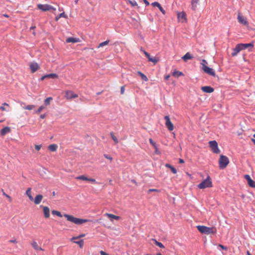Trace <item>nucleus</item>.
I'll list each match as a JSON object with an SVG mask.
<instances>
[{"label": "nucleus", "instance_id": "20", "mask_svg": "<svg viewBox=\"0 0 255 255\" xmlns=\"http://www.w3.org/2000/svg\"><path fill=\"white\" fill-rule=\"evenodd\" d=\"M104 215L110 218L111 221H112V219L119 220L120 219V216H116L110 213H105Z\"/></svg>", "mask_w": 255, "mask_h": 255}, {"label": "nucleus", "instance_id": "28", "mask_svg": "<svg viewBox=\"0 0 255 255\" xmlns=\"http://www.w3.org/2000/svg\"><path fill=\"white\" fill-rule=\"evenodd\" d=\"M46 76H47V78L54 79V78H58V75L57 74H54V73H51V74H47Z\"/></svg>", "mask_w": 255, "mask_h": 255}, {"label": "nucleus", "instance_id": "13", "mask_svg": "<svg viewBox=\"0 0 255 255\" xmlns=\"http://www.w3.org/2000/svg\"><path fill=\"white\" fill-rule=\"evenodd\" d=\"M203 92L207 93H211L214 92V89L211 86H203L201 87Z\"/></svg>", "mask_w": 255, "mask_h": 255}, {"label": "nucleus", "instance_id": "35", "mask_svg": "<svg viewBox=\"0 0 255 255\" xmlns=\"http://www.w3.org/2000/svg\"><path fill=\"white\" fill-rule=\"evenodd\" d=\"M52 214L53 215H57L60 217H62V214H61V213L59 211H55V210H52Z\"/></svg>", "mask_w": 255, "mask_h": 255}, {"label": "nucleus", "instance_id": "43", "mask_svg": "<svg viewBox=\"0 0 255 255\" xmlns=\"http://www.w3.org/2000/svg\"><path fill=\"white\" fill-rule=\"evenodd\" d=\"M151 4L153 6H157L158 7L160 5V3L159 2H154L152 3Z\"/></svg>", "mask_w": 255, "mask_h": 255}, {"label": "nucleus", "instance_id": "63", "mask_svg": "<svg viewBox=\"0 0 255 255\" xmlns=\"http://www.w3.org/2000/svg\"><path fill=\"white\" fill-rule=\"evenodd\" d=\"M251 140H252V142L255 144V139L252 138Z\"/></svg>", "mask_w": 255, "mask_h": 255}, {"label": "nucleus", "instance_id": "27", "mask_svg": "<svg viewBox=\"0 0 255 255\" xmlns=\"http://www.w3.org/2000/svg\"><path fill=\"white\" fill-rule=\"evenodd\" d=\"M137 73L140 75V76L141 77V79L143 80H144L145 81H147L148 80L147 77L144 74H143L142 72L138 71L137 72Z\"/></svg>", "mask_w": 255, "mask_h": 255}, {"label": "nucleus", "instance_id": "24", "mask_svg": "<svg viewBox=\"0 0 255 255\" xmlns=\"http://www.w3.org/2000/svg\"><path fill=\"white\" fill-rule=\"evenodd\" d=\"M58 146L55 144H52L48 146V148L51 151H55L57 150Z\"/></svg>", "mask_w": 255, "mask_h": 255}, {"label": "nucleus", "instance_id": "51", "mask_svg": "<svg viewBox=\"0 0 255 255\" xmlns=\"http://www.w3.org/2000/svg\"><path fill=\"white\" fill-rule=\"evenodd\" d=\"M124 92H125V88H124V86H122L121 87V93L122 94H123L124 93Z\"/></svg>", "mask_w": 255, "mask_h": 255}, {"label": "nucleus", "instance_id": "59", "mask_svg": "<svg viewBox=\"0 0 255 255\" xmlns=\"http://www.w3.org/2000/svg\"><path fill=\"white\" fill-rule=\"evenodd\" d=\"M179 162L180 163H183L184 162V160H183V159H179Z\"/></svg>", "mask_w": 255, "mask_h": 255}, {"label": "nucleus", "instance_id": "16", "mask_svg": "<svg viewBox=\"0 0 255 255\" xmlns=\"http://www.w3.org/2000/svg\"><path fill=\"white\" fill-rule=\"evenodd\" d=\"M43 213L45 218H48L50 216V210L48 207H43Z\"/></svg>", "mask_w": 255, "mask_h": 255}, {"label": "nucleus", "instance_id": "61", "mask_svg": "<svg viewBox=\"0 0 255 255\" xmlns=\"http://www.w3.org/2000/svg\"><path fill=\"white\" fill-rule=\"evenodd\" d=\"M79 238H80V237H79V236L78 237H73L72 238V240H75V239H78Z\"/></svg>", "mask_w": 255, "mask_h": 255}, {"label": "nucleus", "instance_id": "18", "mask_svg": "<svg viewBox=\"0 0 255 255\" xmlns=\"http://www.w3.org/2000/svg\"><path fill=\"white\" fill-rule=\"evenodd\" d=\"M242 50H244L247 49L248 47H251L252 48L254 47V44L253 43H240V44Z\"/></svg>", "mask_w": 255, "mask_h": 255}, {"label": "nucleus", "instance_id": "47", "mask_svg": "<svg viewBox=\"0 0 255 255\" xmlns=\"http://www.w3.org/2000/svg\"><path fill=\"white\" fill-rule=\"evenodd\" d=\"M159 191L156 189H150L148 191V193H150L151 192H158Z\"/></svg>", "mask_w": 255, "mask_h": 255}, {"label": "nucleus", "instance_id": "31", "mask_svg": "<svg viewBox=\"0 0 255 255\" xmlns=\"http://www.w3.org/2000/svg\"><path fill=\"white\" fill-rule=\"evenodd\" d=\"M248 183L251 187L255 188V182L252 179L248 182Z\"/></svg>", "mask_w": 255, "mask_h": 255}, {"label": "nucleus", "instance_id": "21", "mask_svg": "<svg viewBox=\"0 0 255 255\" xmlns=\"http://www.w3.org/2000/svg\"><path fill=\"white\" fill-rule=\"evenodd\" d=\"M193 58V56L190 54V53H186L182 57V59L185 61H187L188 60L191 59Z\"/></svg>", "mask_w": 255, "mask_h": 255}, {"label": "nucleus", "instance_id": "38", "mask_svg": "<svg viewBox=\"0 0 255 255\" xmlns=\"http://www.w3.org/2000/svg\"><path fill=\"white\" fill-rule=\"evenodd\" d=\"M155 245H157V246H158L159 248H164V246L161 243L158 242L156 241V240H155Z\"/></svg>", "mask_w": 255, "mask_h": 255}, {"label": "nucleus", "instance_id": "15", "mask_svg": "<svg viewBox=\"0 0 255 255\" xmlns=\"http://www.w3.org/2000/svg\"><path fill=\"white\" fill-rule=\"evenodd\" d=\"M11 129L9 127H6L2 128L0 130V134L2 136L5 135L6 134L10 132Z\"/></svg>", "mask_w": 255, "mask_h": 255}, {"label": "nucleus", "instance_id": "29", "mask_svg": "<svg viewBox=\"0 0 255 255\" xmlns=\"http://www.w3.org/2000/svg\"><path fill=\"white\" fill-rule=\"evenodd\" d=\"M76 179L78 180H82L84 181H88V178L85 176L84 175H80L76 177Z\"/></svg>", "mask_w": 255, "mask_h": 255}, {"label": "nucleus", "instance_id": "50", "mask_svg": "<svg viewBox=\"0 0 255 255\" xmlns=\"http://www.w3.org/2000/svg\"><path fill=\"white\" fill-rule=\"evenodd\" d=\"M88 181H90V182H92L93 183H96V180L95 179H93V178H88Z\"/></svg>", "mask_w": 255, "mask_h": 255}, {"label": "nucleus", "instance_id": "6", "mask_svg": "<svg viewBox=\"0 0 255 255\" xmlns=\"http://www.w3.org/2000/svg\"><path fill=\"white\" fill-rule=\"evenodd\" d=\"M38 8L41 10L43 11H47L50 10H55L56 8L53 6L49 5V4H37Z\"/></svg>", "mask_w": 255, "mask_h": 255}, {"label": "nucleus", "instance_id": "25", "mask_svg": "<svg viewBox=\"0 0 255 255\" xmlns=\"http://www.w3.org/2000/svg\"><path fill=\"white\" fill-rule=\"evenodd\" d=\"M199 0H191V8L192 10H195L197 7V4Z\"/></svg>", "mask_w": 255, "mask_h": 255}, {"label": "nucleus", "instance_id": "56", "mask_svg": "<svg viewBox=\"0 0 255 255\" xmlns=\"http://www.w3.org/2000/svg\"><path fill=\"white\" fill-rule=\"evenodd\" d=\"M9 242L12 243H16L17 241H16V240H11L9 241Z\"/></svg>", "mask_w": 255, "mask_h": 255}, {"label": "nucleus", "instance_id": "23", "mask_svg": "<svg viewBox=\"0 0 255 255\" xmlns=\"http://www.w3.org/2000/svg\"><path fill=\"white\" fill-rule=\"evenodd\" d=\"M26 194L28 197L29 199L31 201H33L34 200L33 197L31 195V189L30 188H28L26 191Z\"/></svg>", "mask_w": 255, "mask_h": 255}, {"label": "nucleus", "instance_id": "3", "mask_svg": "<svg viewBox=\"0 0 255 255\" xmlns=\"http://www.w3.org/2000/svg\"><path fill=\"white\" fill-rule=\"evenodd\" d=\"M205 64H207V62L206 60L205 59L202 60V63L201 64L202 65V69L206 73H207L208 74L215 76L216 74L214 70L211 68H210L208 66H207Z\"/></svg>", "mask_w": 255, "mask_h": 255}, {"label": "nucleus", "instance_id": "1", "mask_svg": "<svg viewBox=\"0 0 255 255\" xmlns=\"http://www.w3.org/2000/svg\"><path fill=\"white\" fill-rule=\"evenodd\" d=\"M197 230L201 233L206 235L210 234H214L216 233V229L215 227H208L204 226H197Z\"/></svg>", "mask_w": 255, "mask_h": 255}, {"label": "nucleus", "instance_id": "8", "mask_svg": "<svg viewBox=\"0 0 255 255\" xmlns=\"http://www.w3.org/2000/svg\"><path fill=\"white\" fill-rule=\"evenodd\" d=\"M164 120H165V126L168 128V129L169 131H172L174 129V126L172 123H171L169 116H165L164 118Z\"/></svg>", "mask_w": 255, "mask_h": 255}, {"label": "nucleus", "instance_id": "5", "mask_svg": "<svg viewBox=\"0 0 255 255\" xmlns=\"http://www.w3.org/2000/svg\"><path fill=\"white\" fill-rule=\"evenodd\" d=\"M229 163V159L226 156L223 155H220L219 160V167L220 169H224L226 167Z\"/></svg>", "mask_w": 255, "mask_h": 255}, {"label": "nucleus", "instance_id": "55", "mask_svg": "<svg viewBox=\"0 0 255 255\" xmlns=\"http://www.w3.org/2000/svg\"><path fill=\"white\" fill-rule=\"evenodd\" d=\"M219 247H221L222 249H224V250H226L227 249V247H225V246H223L222 245H219Z\"/></svg>", "mask_w": 255, "mask_h": 255}, {"label": "nucleus", "instance_id": "36", "mask_svg": "<svg viewBox=\"0 0 255 255\" xmlns=\"http://www.w3.org/2000/svg\"><path fill=\"white\" fill-rule=\"evenodd\" d=\"M4 106H8V105L6 103H3L1 106H0V110L2 111H8L5 108Z\"/></svg>", "mask_w": 255, "mask_h": 255}, {"label": "nucleus", "instance_id": "32", "mask_svg": "<svg viewBox=\"0 0 255 255\" xmlns=\"http://www.w3.org/2000/svg\"><path fill=\"white\" fill-rule=\"evenodd\" d=\"M34 106L33 105H29L23 107V108L27 110H31L34 108Z\"/></svg>", "mask_w": 255, "mask_h": 255}, {"label": "nucleus", "instance_id": "64", "mask_svg": "<svg viewBox=\"0 0 255 255\" xmlns=\"http://www.w3.org/2000/svg\"><path fill=\"white\" fill-rule=\"evenodd\" d=\"M3 194H4L5 196H6L7 197H8V198H10V196H8V195H6V194H5V193H3Z\"/></svg>", "mask_w": 255, "mask_h": 255}, {"label": "nucleus", "instance_id": "39", "mask_svg": "<svg viewBox=\"0 0 255 255\" xmlns=\"http://www.w3.org/2000/svg\"><path fill=\"white\" fill-rule=\"evenodd\" d=\"M45 108V107L43 106H41L36 111V113H40Z\"/></svg>", "mask_w": 255, "mask_h": 255}, {"label": "nucleus", "instance_id": "41", "mask_svg": "<svg viewBox=\"0 0 255 255\" xmlns=\"http://www.w3.org/2000/svg\"><path fill=\"white\" fill-rule=\"evenodd\" d=\"M149 141L151 144H152L155 148H156V143L153 141V140L151 138H150L149 139Z\"/></svg>", "mask_w": 255, "mask_h": 255}, {"label": "nucleus", "instance_id": "57", "mask_svg": "<svg viewBox=\"0 0 255 255\" xmlns=\"http://www.w3.org/2000/svg\"><path fill=\"white\" fill-rule=\"evenodd\" d=\"M45 78H47V76H46V75H44V76H42V77L41 78L40 80H41V81H42V80H43L44 79H45Z\"/></svg>", "mask_w": 255, "mask_h": 255}, {"label": "nucleus", "instance_id": "34", "mask_svg": "<svg viewBox=\"0 0 255 255\" xmlns=\"http://www.w3.org/2000/svg\"><path fill=\"white\" fill-rule=\"evenodd\" d=\"M109 40H106L105 41L101 42L99 44V45L98 46V48L103 47L105 45H107L109 44Z\"/></svg>", "mask_w": 255, "mask_h": 255}, {"label": "nucleus", "instance_id": "26", "mask_svg": "<svg viewBox=\"0 0 255 255\" xmlns=\"http://www.w3.org/2000/svg\"><path fill=\"white\" fill-rule=\"evenodd\" d=\"M183 75V73L181 72L178 71H175L173 72V76L175 77H179L180 76Z\"/></svg>", "mask_w": 255, "mask_h": 255}, {"label": "nucleus", "instance_id": "22", "mask_svg": "<svg viewBox=\"0 0 255 255\" xmlns=\"http://www.w3.org/2000/svg\"><path fill=\"white\" fill-rule=\"evenodd\" d=\"M79 41V39L73 37H68L66 39V42L67 43H76Z\"/></svg>", "mask_w": 255, "mask_h": 255}, {"label": "nucleus", "instance_id": "40", "mask_svg": "<svg viewBox=\"0 0 255 255\" xmlns=\"http://www.w3.org/2000/svg\"><path fill=\"white\" fill-rule=\"evenodd\" d=\"M129 2L133 6L137 5V3L135 0H134V1L129 0Z\"/></svg>", "mask_w": 255, "mask_h": 255}, {"label": "nucleus", "instance_id": "9", "mask_svg": "<svg viewBox=\"0 0 255 255\" xmlns=\"http://www.w3.org/2000/svg\"><path fill=\"white\" fill-rule=\"evenodd\" d=\"M66 97L67 99H71L78 97V95L74 93L73 91H68L66 93Z\"/></svg>", "mask_w": 255, "mask_h": 255}, {"label": "nucleus", "instance_id": "37", "mask_svg": "<svg viewBox=\"0 0 255 255\" xmlns=\"http://www.w3.org/2000/svg\"><path fill=\"white\" fill-rule=\"evenodd\" d=\"M74 243L77 244H78L80 248H82L84 245V241L82 240L79 241H75L74 242Z\"/></svg>", "mask_w": 255, "mask_h": 255}, {"label": "nucleus", "instance_id": "53", "mask_svg": "<svg viewBox=\"0 0 255 255\" xmlns=\"http://www.w3.org/2000/svg\"><path fill=\"white\" fill-rule=\"evenodd\" d=\"M179 16H181V17L182 18H185V14L184 13H181L180 14H179L178 15Z\"/></svg>", "mask_w": 255, "mask_h": 255}, {"label": "nucleus", "instance_id": "4", "mask_svg": "<svg viewBox=\"0 0 255 255\" xmlns=\"http://www.w3.org/2000/svg\"><path fill=\"white\" fill-rule=\"evenodd\" d=\"M198 187L200 189H204L207 187H212V182L209 176L206 179L198 184Z\"/></svg>", "mask_w": 255, "mask_h": 255}, {"label": "nucleus", "instance_id": "42", "mask_svg": "<svg viewBox=\"0 0 255 255\" xmlns=\"http://www.w3.org/2000/svg\"><path fill=\"white\" fill-rule=\"evenodd\" d=\"M245 178L249 182L251 179L250 176L249 175L246 174L244 176Z\"/></svg>", "mask_w": 255, "mask_h": 255}, {"label": "nucleus", "instance_id": "44", "mask_svg": "<svg viewBox=\"0 0 255 255\" xmlns=\"http://www.w3.org/2000/svg\"><path fill=\"white\" fill-rule=\"evenodd\" d=\"M158 8L160 10V11L163 13V14H165V10H164V9L163 8V7L161 6V5L158 7Z\"/></svg>", "mask_w": 255, "mask_h": 255}, {"label": "nucleus", "instance_id": "49", "mask_svg": "<svg viewBox=\"0 0 255 255\" xmlns=\"http://www.w3.org/2000/svg\"><path fill=\"white\" fill-rule=\"evenodd\" d=\"M67 16L65 15L64 12L61 13L59 15V17H66Z\"/></svg>", "mask_w": 255, "mask_h": 255}, {"label": "nucleus", "instance_id": "54", "mask_svg": "<svg viewBox=\"0 0 255 255\" xmlns=\"http://www.w3.org/2000/svg\"><path fill=\"white\" fill-rule=\"evenodd\" d=\"M143 1L144 2V3L146 4V5L147 6V5H149V3L147 0H143Z\"/></svg>", "mask_w": 255, "mask_h": 255}, {"label": "nucleus", "instance_id": "11", "mask_svg": "<svg viewBox=\"0 0 255 255\" xmlns=\"http://www.w3.org/2000/svg\"><path fill=\"white\" fill-rule=\"evenodd\" d=\"M241 50H242V49L240 44H237L236 46V47L233 49V51L232 53V56L234 57L236 56L238 54V53Z\"/></svg>", "mask_w": 255, "mask_h": 255}, {"label": "nucleus", "instance_id": "33", "mask_svg": "<svg viewBox=\"0 0 255 255\" xmlns=\"http://www.w3.org/2000/svg\"><path fill=\"white\" fill-rule=\"evenodd\" d=\"M52 100V97H48V98H46L44 100V104H45V105H46V106L49 105L50 104V101Z\"/></svg>", "mask_w": 255, "mask_h": 255}, {"label": "nucleus", "instance_id": "7", "mask_svg": "<svg viewBox=\"0 0 255 255\" xmlns=\"http://www.w3.org/2000/svg\"><path fill=\"white\" fill-rule=\"evenodd\" d=\"M209 144L214 153H219L220 152V150L218 148V143L216 140L210 141Z\"/></svg>", "mask_w": 255, "mask_h": 255}, {"label": "nucleus", "instance_id": "14", "mask_svg": "<svg viewBox=\"0 0 255 255\" xmlns=\"http://www.w3.org/2000/svg\"><path fill=\"white\" fill-rule=\"evenodd\" d=\"M238 19L240 23L243 24L244 25H247L248 24V22L246 19L243 16L241 15L240 14L238 15Z\"/></svg>", "mask_w": 255, "mask_h": 255}, {"label": "nucleus", "instance_id": "62", "mask_svg": "<svg viewBox=\"0 0 255 255\" xmlns=\"http://www.w3.org/2000/svg\"><path fill=\"white\" fill-rule=\"evenodd\" d=\"M170 76L169 75H167L165 77V80H168V78H169Z\"/></svg>", "mask_w": 255, "mask_h": 255}, {"label": "nucleus", "instance_id": "30", "mask_svg": "<svg viewBox=\"0 0 255 255\" xmlns=\"http://www.w3.org/2000/svg\"><path fill=\"white\" fill-rule=\"evenodd\" d=\"M111 137L113 139V140L114 141V142L116 143H118L119 142V140L118 139V138L115 136V135H114V132H111Z\"/></svg>", "mask_w": 255, "mask_h": 255}, {"label": "nucleus", "instance_id": "60", "mask_svg": "<svg viewBox=\"0 0 255 255\" xmlns=\"http://www.w3.org/2000/svg\"><path fill=\"white\" fill-rule=\"evenodd\" d=\"M165 166L169 168L170 169L171 168V167H172V166H171V165H170L169 164H166L165 165Z\"/></svg>", "mask_w": 255, "mask_h": 255}, {"label": "nucleus", "instance_id": "17", "mask_svg": "<svg viewBox=\"0 0 255 255\" xmlns=\"http://www.w3.org/2000/svg\"><path fill=\"white\" fill-rule=\"evenodd\" d=\"M43 198L42 195H37L34 199V202L35 204L38 205L40 203Z\"/></svg>", "mask_w": 255, "mask_h": 255}, {"label": "nucleus", "instance_id": "52", "mask_svg": "<svg viewBox=\"0 0 255 255\" xmlns=\"http://www.w3.org/2000/svg\"><path fill=\"white\" fill-rule=\"evenodd\" d=\"M100 253L101 255H109L108 254L106 253V252H105L103 251H100Z\"/></svg>", "mask_w": 255, "mask_h": 255}, {"label": "nucleus", "instance_id": "2", "mask_svg": "<svg viewBox=\"0 0 255 255\" xmlns=\"http://www.w3.org/2000/svg\"><path fill=\"white\" fill-rule=\"evenodd\" d=\"M64 216L67 218L68 221L74 223L77 225H81L83 223H86L89 221L87 219L77 218L73 217L72 215H69L68 214H64Z\"/></svg>", "mask_w": 255, "mask_h": 255}, {"label": "nucleus", "instance_id": "58", "mask_svg": "<svg viewBox=\"0 0 255 255\" xmlns=\"http://www.w3.org/2000/svg\"><path fill=\"white\" fill-rule=\"evenodd\" d=\"M45 114H42L40 115V117L41 119H44L45 118Z\"/></svg>", "mask_w": 255, "mask_h": 255}, {"label": "nucleus", "instance_id": "19", "mask_svg": "<svg viewBox=\"0 0 255 255\" xmlns=\"http://www.w3.org/2000/svg\"><path fill=\"white\" fill-rule=\"evenodd\" d=\"M31 245L33 249L36 251H43V249L39 247L38 244L35 241L32 242Z\"/></svg>", "mask_w": 255, "mask_h": 255}, {"label": "nucleus", "instance_id": "45", "mask_svg": "<svg viewBox=\"0 0 255 255\" xmlns=\"http://www.w3.org/2000/svg\"><path fill=\"white\" fill-rule=\"evenodd\" d=\"M170 169L173 173L176 174L177 173V170L174 167H171Z\"/></svg>", "mask_w": 255, "mask_h": 255}, {"label": "nucleus", "instance_id": "46", "mask_svg": "<svg viewBox=\"0 0 255 255\" xmlns=\"http://www.w3.org/2000/svg\"><path fill=\"white\" fill-rule=\"evenodd\" d=\"M104 157L107 158V159H110V160H112L113 158L110 156L109 155H108V154H104Z\"/></svg>", "mask_w": 255, "mask_h": 255}, {"label": "nucleus", "instance_id": "12", "mask_svg": "<svg viewBox=\"0 0 255 255\" xmlns=\"http://www.w3.org/2000/svg\"><path fill=\"white\" fill-rule=\"evenodd\" d=\"M30 68L32 73L35 72L39 68L38 64L36 62H32L30 64Z\"/></svg>", "mask_w": 255, "mask_h": 255}, {"label": "nucleus", "instance_id": "10", "mask_svg": "<svg viewBox=\"0 0 255 255\" xmlns=\"http://www.w3.org/2000/svg\"><path fill=\"white\" fill-rule=\"evenodd\" d=\"M141 51H143L145 56L148 58L149 61L153 62L154 63H156L157 62L158 60L155 58L150 57V54L148 52L142 49H141Z\"/></svg>", "mask_w": 255, "mask_h": 255}, {"label": "nucleus", "instance_id": "48", "mask_svg": "<svg viewBox=\"0 0 255 255\" xmlns=\"http://www.w3.org/2000/svg\"><path fill=\"white\" fill-rule=\"evenodd\" d=\"M41 147V145H35V149L38 151L40 149Z\"/></svg>", "mask_w": 255, "mask_h": 255}]
</instances>
